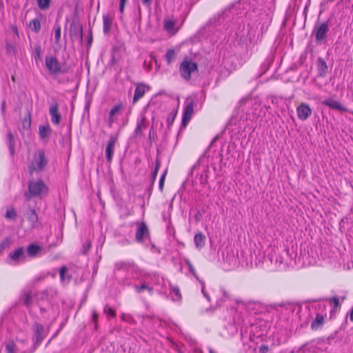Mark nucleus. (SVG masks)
<instances>
[{
    "mask_svg": "<svg viewBox=\"0 0 353 353\" xmlns=\"http://www.w3.org/2000/svg\"><path fill=\"white\" fill-rule=\"evenodd\" d=\"M91 248V242L90 240H86L85 243L82 245L81 252L85 255L89 252Z\"/></svg>",
    "mask_w": 353,
    "mask_h": 353,
    "instance_id": "43",
    "label": "nucleus"
},
{
    "mask_svg": "<svg viewBox=\"0 0 353 353\" xmlns=\"http://www.w3.org/2000/svg\"><path fill=\"white\" fill-rule=\"evenodd\" d=\"M167 174V170H165L163 173L162 174V175L160 177V179H159V190L162 192L163 190V186H164V182H165V175Z\"/></svg>",
    "mask_w": 353,
    "mask_h": 353,
    "instance_id": "49",
    "label": "nucleus"
},
{
    "mask_svg": "<svg viewBox=\"0 0 353 353\" xmlns=\"http://www.w3.org/2000/svg\"><path fill=\"white\" fill-rule=\"evenodd\" d=\"M137 266L132 261H119L115 263L114 271L116 272H133L135 271Z\"/></svg>",
    "mask_w": 353,
    "mask_h": 353,
    "instance_id": "14",
    "label": "nucleus"
},
{
    "mask_svg": "<svg viewBox=\"0 0 353 353\" xmlns=\"http://www.w3.org/2000/svg\"><path fill=\"white\" fill-rule=\"evenodd\" d=\"M171 294H172L173 301H180L181 299V294L179 288L178 286H173L171 289Z\"/></svg>",
    "mask_w": 353,
    "mask_h": 353,
    "instance_id": "34",
    "label": "nucleus"
},
{
    "mask_svg": "<svg viewBox=\"0 0 353 353\" xmlns=\"http://www.w3.org/2000/svg\"><path fill=\"white\" fill-rule=\"evenodd\" d=\"M350 320L353 322V307L350 312Z\"/></svg>",
    "mask_w": 353,
    "mask_h": 353,
    "instance_id": "64",
    "label": "nucleus"
},
{
    "mask_svg": "<svg viewBox=\"0 0 353 353\" xmlns=\"http://www.w3.org/2000/svg\"><path fill=\"white\" fill-rule=\"evenodd\" d=\"M31 126V114L28 112L27 116L22 121V127L24 130H29Z\"/></svg>",
    "mask_w": 353,
    "mask_h": 353,
    "instance_id": "36",
    "label": "nucleus"
},
{
    "mask_svg": "<svg viewBox=\"0 0 353 353\" xmlns=\"http://www.w3.org/2000/svg\"><path fill=\"white\" fill-rule=\"evenodd\" d=\"M49 114L51 117V121L54 125H59L61 121V114L59 112V105L56 100L49 108Z\"/></svg>",
    "mask_w": 353,
    "mask_h": 353,
    "instance_id": "17",
    "label": "nucleus"
},
{
    "mask_svg": "<svg viewBox=\"0 0 353 353\" xmlns=\"http://www.w3.org/2000/svg\"><path fill=\"white\" fill-rule=\"evenodd\" d=\"M135 231V241L143 244L146 241L151 243V236L149 228L145 222H137Z\"/></svg>",
    "mask_w": 353,
    "mask_h": 353,
    "instance_id": "6",
    "label": "nucleus"
},
{
    "mask_svg": "<svg viewBox=\"0 0 353 353\" xmlns=\"http://www.w3.org/2000/svg\"><path fill=\"white\" fill-rule=\"evenodd\" d=\"M103 312L107 315V316H111L112 318H115L116 311L112 307H109L108 305H106L103 308Z\"/></svg>",
    "mask_w": 353,
    "mask_h": 353,
    "instance_id": "41",
    "label": "nucleus"
},
{
    "mask_svg": "<svg viewBox=\"0 0 353 353\" xmlns=\"http://www.w3.org/2000/svg\"><path fill=\"white\" fill-rule=\"evenodd\" d=\"M150 57L151 60H153L155 62L156 65H157V59L156 56L153 54H150Z\"/></svg>",
    "mask_w": 353,
    "mask_h": 353,
    "instance_id": "63",
    "label": "nucleus"
},
{
    "mask_svg": "<svg viewBox=\"0 0 353 353\" xmlns=\"http://www.w3.org/2000/svg\"><path fill=\"white\" fill-rule=\"evenodd\" d=\"M194 242L196 248L201 249L203 248L205 244V235L201 232L196 233L194 237Z\"/></svg>",
    "mask_w": 353,
    "mask_h": 353,
    "instance_id": "23",
    "label": "nucleus"
},
{
    "mask_svg": "<svg viewBox=\"0 0 353 353\" xmlns=\"http://www.w3.org/2000/svg\"><path fill=\"white\" fill-rule=\"evenodd\" d=\"M41 250V246L36 243H30L27 248V254L30 257H35Z\"/></svg>",
    "mask_w": 353,
    "mask_h": 353,
    "instance_id": "22",
    "label": "nucleus"
},
{
    "mask_svg": "<svg viewBox=\"0 0 353 353\" xmlns=\"http://www.w3.org/2000/svg\"><path fill=\"white\" fill-rule=\"evenodd\" d=\"M6 50L8 54H15L17 52V46L14 43H11L7 42L6 43Z\"/></svg>",
    "mask_w": 353,
    "mask_h": 353,
    "instance_id": "39",
    "label": "nucleus"
},
{
    "mask_svg": "<svg viewBox=\"0 0 353 353\" xmlns=\"http://www.w3.org/2000/svg\"><path fill=\"white\" fill-rule=\"evenodd\" d=\"M329 30V21L315 24L312 30V34L314 35L317 43H321L327 38Z\"/></svg>",
    "mask_w": 353,
    "mask_h": 353,
    "instance_id": "8",
    "label": "nucleus"
},
{
    "mask_svg": "<svg viewBox=\"0 0 353 353\" xmlns=\"http://www.w3.org/2000/svg\"><path fill=\"white\" fill-rule=\"evenodd\" d=\"M68 270L66 266L63 265L59 269V276H60V280L62 282H69L70 281L71 276H66L65 274L68 272Z\"/></svg>",
    "mask_w": 353,
    "mask_h": 353,
    "instance_id": "30",
    "label": "nucleus"
},
{
    "mask_svg": "<svg viewBox=\"0 0 353 353\" xmlns=\"http://www.w3.org/2000/svg\"><path fill=\"white\" fill-rule=\"evenodd\" d=\"M48 164V159L43 150H39L32 156V161L28 165V172L32 174L34 172H42Z\"/></svg>",
    "mask_w": 353,
    "mask_h": 353,
    "instance_id": "4",
    "label": "nucleus"
},
{
    "mask_svg": "<svg viewBox=\"0 0 353 353\" xmlns=\"http://www.w3.org/2000/svg\"><path fill=\"white\" fill-rule=\"evenodd\" d=\"M312 109L306 103H301L296 108L297 117L301 121L307 120L312 115Z\"/></svg>",
    "mask_w": 353,
    "mask_h": 353,
    "instance_id": "13",
    "label": "nucleus"
},
{
    "mask_svg": "<svg viewBox=\"0 0 353 353\" xmlns=\"http://www.w3.org/2000/svg\"><path fill=\"white\" fill-rule=\"evenodd\" d=\"M39 8L41 10H46L50 7L51 0H37Z\"/></svg>",
    "mask_w": 353,
    "mask_h": 353,
    "instance_id": "40",
    "label": "nucleus"
},
{
    "mask_svg": "<svg viewBox=\"0 0 353 353\" xmlns=\"http://www.w3.org/2000/svg\"><path fill=\"white\" fill-rule=\"evenodd\" d=\"M27 219L32 225L35 224L38 221V215L34 209H30L27 213Z\"/></svg>",
    "mask_w": 353,
    "mask_h": 353,
    "instance_id": "29",
    "label": "nucleus"
},
{
    "mask_svg": "<svg viewBox=\"0 0 353 353\" xmlns=\"http://www.w3.org/2000/svg\"><path fill=\"white\" fill-rule=\"evenodd\" d=\"M8 259L10 260L15 265L19 264L21 261H24L26 259V255L23 248L19 247L10 252L8 256Z\"/></svg>",
    "mask_w": 353,
    "mask_h": 353,
    "instance_id": "12",
    "label": "nucleus"
},
{
    "mask_svg": "<svg viewBox=\"0 0 353 353\" xmlns=\"http://www.w3.org/2000/svg\"><path fill=\"white\" fill-rule=\"evenodd\" d=\"M119 134L117 133L114 135H111L110 137V139L108 141L105 154V158L108 163H111L112 161V157L114 155V146L116 144V142L118 139Z\"/></svg>",
    "mask_w": 353,
    "mask_h": 353,
    "instance_id": "10",
    "label": "nucleus"
},
{
    "mask_svg": "<svg viewBox=\"0 0 353 353\" xmlns=\"http://www.w3.org/2000/svg\"><path fill=\"white\" fill-rule=\"evenodd\" d=\"M61 39V27L59 25L54 26V40L57 44L59 43Z\"/></svg>",
    "mask_w": 353,
    "mask_h": 353,
    "instance_id": "44",
    "label": "nucleus"
},
{
    "mask_svg": "<svg viewBox=\"0 0 353 353\" xmlns=\"http://www.w3.org/2000/svg\"><path fill=\"white\" fill-rule=\"evenodd\" d=\"M174 25V21L172 20H166L164 22V28L168 32H172L173 30Z\"/></svg>",
    "mask_w": 353,
    "mask_h": 353,
    "instance_id": "46",
    "label": "nucleus"
},
{
    "mask_svg": "<svg viewBox=\"0 0 353 353\" xmlns=\"http://www.w3.org/2000/svg\"><path fill=\"white\" fill-rule=\"evenodd\" d=\"M185 262L186 265H188L190 273L195 277V279L196 280L200 281V279L196 274V272L194 268L193 267V265L190 262V261L188 259H185Z\"/></svg>",
    "mask_w": 353,
    "mask_h": 353,
    "instance_id": "38",
    "label": "nucleus"
},
{
    "mask_svg": "<svg viewBox=\"0 0 353 353\" xmlns=\"http://www.w3.org/2000/svg\"><path fill=\"white\" fill-rule=\"evenodd\" d=\"M268 350V346L266 345H261L259 347L260 353H266Z\"/></svg>",
    "mask_w": 353,
    "mask_h": 353,
    "instance_id": "57",
    "label": "nucleus"
},
{
    "mask_svg": "<svg viewBox=\"0 0 353 353\" xmlns=\"http://www.w3.org/2000/svg\"><path fill=\"white\" fill-rule=\"evenodd\" d=\"M338 333V331H335L334 332H333L332 334H331L327 338V342L330 343V340H333L336 338V336Z\"/></svg>",
    "mask_w": 353,
    "mask_h": 353,
    "instance_id": "60",
    "label": "nucleus"
},
{
    "mask_svg": "<svg viewBox=\"0 0 353 353\" xmlns=\"http://www.w3.org/2000/svg\"><path fill=\"white\" fill-rule=\"evenodd\" d=\"M112 25V19L109 14L103 16V31L105 34L110 32Z\"/></svg>",
    "mask_w": 353,
    "mask_h": 353,
    "instance_id": "21",
    "label": "nucleus"
},
{
    "mask_svg": "<svg viewBox=\"0 0 353 353\" xmlns=\"http://www.w3.org/2000/svg\"><path fill=\"white\" fill-rule=\"evenodd\" d=\"M239 10L243 12L239 13L236 21L238 26L235 29V41L238 46L246 50H252L262 40L272 23L275 0H240L217 14L219 23L221 19L228 17L229 13Z\"/></svg>",
    "mask_w": 353,
    "mask_h": 353,
    "instance_id": "1",
    "label": "nucleus"
},
{
    "mask_svg": "<svg viewBox=\"0 0 353 353\" xmlns=\"http://www.w3.org/2000/svg\"><path fill=\"white\" fill-rule=\"evenodd\" d=\"M175 116H176V114H170L168 117H167V119H166V121H167V125H168V128L170 129V125L172 124V123L174 122V120L175 119Z\"/></svg>",
    "mask_w": 353,
    "mask_h": 353,
    "instance_id": "52",
    "label": "nucleus"
},
{
    "mask_svg": "<svg viewBox=\"0 0 353 353\" xmlns=\"http://www.w3.org/2000/svg\"><path fill=\"white\" fill-rule=\"evenodd\" d=\"M270 308L279 310V307H283L285 310L290 312H295L296 309H298V312L301 310V306L294 302L282 301L278 303H272L270 305Z\"/></svg>",
    "mask_w": 353,
    "mask_h": 353,
    "instance_id": "11",
    "label": "nucleus"
},
{
    "mask_svg": "<svg viewBox=\"0 0 353 353\" xmlns=\"http://www.w3.org/2000/svg\"><path fill=\"white\" fill-rule=\"evenodd\" d=\"M52 130L48 124L40 125L39 127V135L41 139L49 137L51 134Z\"/></svg>",
    "mask_w": 353,
    "mask_h": 353,
    "instance_id": "24",
    "label": "nucleus"
},
{
    "mask_svg": "<svg viewBox=\"0 0 353 353\" xmlns=\"http://www.w3.org/2000/svg\"><path fill=\"white\" fill-rule=\"evenodd\" d=\"M45 64L51 75L59 73L65 74L69 71L70 68L65 64H61L54 56H47L45 59Z\"/></svg>",
    "mask_w": 353,
    "mask_h": 353,
    "instance_id": "5",
    "label": "nucleus"
},
{
    "mask_svg": "<svg viewBox=\"0 0 353 353\" xmlns=\"http://www.w3.org/2000/svg\"><path fill=\"white\" fill-rule=\"evenodd\" d=\"M36 55L34 57L35 61L41 60V48L39 45H37L34 48Z\"/></svg>",
    "mask_w": 353,
    "mask_h": 353,
    "instance_id": "53",
    "label": "nucleus"
},
{
    "mask_svg": "<svg viewBox=\"0 0 353 353\" xmlns=\"http://www.w3.org/2000/svg\"><path fill=\"white\" fill-rule=\"evenodd\" d=\"M160 166H161V160H160L159 157H157L155 160L154 170H153V172H152L151 176H150V180L151 186H152L154 183L155 182Z\"/></svg>",
    "mask_w": 353,
    "mask_h": 353,
    "instance_id": "25",
    "label": "nucleus"
},
{
    "mask_svg": "<svg viewBox=\"0 0 353 353\" xmlns=\"http://www.w3.org/2000/svg\"><path fill=\"white\" fill-rule=\"evenodd\" d=\"M142 3L146 6V7H148L150 8L151 4H152V0H141Z\"/></svg>",
    "mask_w": 353,
    "mask_h": 353,
    "instance_id": "61",
    "label": "nucleus"
},
{
    "mask_svg": "<svg viewBox=\"0 0 353 353\" xmlns=\"http://www.w3.org/2000/svg\"><path fill=\"white\" fill-rule=\"evenodd\" d=\"M145 93V85L143 83H139L134 90L132 102L137 103Z\"/></svg>",
    "mask_w": 353,
    "mask_h": 353,
    "instance_id": "19",
    "label": "nucleus"
},
{
    "mask_svg": "<svg viewBox=\"0 0 353 353\" xmlns=\"http://www.w3.org/2000/svg\"><path fill=\"white\" fill-rule=\"evenodd\" d=\"M198 70L197 63L191 59H184L179 66V72L181 77L189 81L191 79V74Z\"/></svg>",
    "mask_w": 353,
    "mask_h": 353,
    "instance_id": "7",
    "label": "nucleus"
},
{
    "mask_svg": "<svg viewBox=\"0 0 353 353\" xmlns=\"http://www.w3.org/2000/svg\"><path fill=\"white\" fill-rule=\"evenodd\" d=\"M6 143L8 144L10 155L14 156L15 154V140L12 133L10 131L7 132Z\"/></svg>",
    "mask_w": 353,
    "mask_h": 353,
    "instance_id": "20",
    "label": "nucleus"
},
{
    "mask_svg": "<svg viewBox=\"0 0 353 353\" xmlns=\"http://www.w3.org/2000/svg\"><path fill=\"white\" fill-rule=\"evenodd\" d=\"M92 41H93V37H92V31L90 30L89 31V35H88V47H90V46L92 45Z\"/></svg>",
    "mask_w": 353,
    "mask_h": 353,
    "instance_id": "58",
    "label": "nucleus"
},
{
    "mask_svg": "<svg viewBox=\"0 0 353 353\" xmlns=\"http://www.w3.org/2000/svg\"><path fill=\"white\" fill-rule=\"evenodd\" d=\"M148 127V121L145 116H141L137 121V125L134 131L135 137H141L143 136V131Z\"/></svg>",
    "mask_w": 353,
    "mask_h": 353,
    "instance_id": "15",
    "label": "nucleus"
},
{
    "mask_svg": "<svg viewBox=\"0 0 353 353\" xmlns=\"http://www.w3.org/2000/svg\"><path fill=\"white\" fill-rule=\"evenodd\" d=\"M16 345L11 341L6 345V351L7 353H15Z\"/></svg>",
    "mask_w": 353,
    "mask_h": 353,
    "instance_id": "48",
    "label": "nucleus"
},
{
    "mask_svg": "<svg viewBox=\"0 0 353 353\" xmlns=\"http://www.w3.org/2000/svg\"><path fill=\"white\" fill-rule=\"evenodd\" d=\"M38 298L40 299V300H46V301H49V298H48V290H45L43 291H42L41 292L39 293L38 294Z\"/></svg>",
    "mask_w": 353,
    "mask_h": 353,
    "instance_id": "50",
    "label": "nucleus"
},
{
    "mask_svg": "<svg viewBox=\"0 0 353 353\" xmlns=\"http://www.w3.org/2000/svg\"><path fill=\"white\" fill-rule=\"evenodd\" d=\"M117 50L116 48H114L112 49V55H111V59L110 61V64L111 65H114L116 64L118 61V59L116 57L115 52Z\"/></svg>",
    "mask_w": 353,
    "mask_h": 353,
    "instance_id": "51",
    "label": "nucleus"
},
{
    "mask_svg": "<svg viewBox=\"0 0 353 353\" xmlns=\"http://www.w3.org/2000/svg\"><path fill=\"white\" fill-rule=\"evenodd\" d=\"M148 137H149V139L150 141L154 139V127H153V125L151 127V128L150 130L149 136Z\"/></svg>",
    "mask_w": 353,
    "mask_h": 353,
    "instance_id": "59",
    "label": "nucleus"
},
{
    "mask_svg": "<svg viewBox=\"0 0 353 353\" xmlns=\"http://www.w3.org/2000/svg\"><path fill=\"white\" fill-rule=\"evenodd\" d=\"M194 102L193 100H188L183 110V114L192 116Z\"/></svg>",
    "mask_w": 353,
    "mask_h": 353,
    "instance_id": "31",
    "label": "nucleus"
},
{
    "mask_svg": "<svg viewBox=\"0 0 353 353\" xmlns=\"http://www.w3.org/2000/svg\"><path fill=\"white\" fill-rule=\"evenodd\" d=\"M167 63L170 65L175 58V52L173 49H168L164 55Z\"/></svg>",
    "mask_w": 353,
    "mask_h": 353,
    "instance_id": "35",
    "label": "nucleus"
},
{
    "mask_svg": "<svg viewBox=\"0 0 353 353\" xmlns=\"http://www.w3.org/2000/svg\"><path fill=\"white\" fill-rule=\"evenodd\" d=\"M49 188L41 179H30L28 183V191L24 193V197L27 201L32 198L42 199L47 196L49 193Z\"/></svg>",
    "mask_w": 353,
    "mask_h": 353,
    "instance_id": "2",
    "label": "nucleus"
},
{
    "mask_svg": "<svg viewBox=\"0 0 353 353\" xmlns=\"http://www.w3.org/2000/svg\"><path fill=\"white\" fill-rule=\"evenodd\" d=\"M123 109V104L121 103L116 104L114 107H112L110 112L109 114L111 117H114L119 111Z\"/></svg>",
    "mask_w": 353,
    "mask_h": 353,
    "instance_id": "37",
    "label": "nucleus"
},
{
    "mask_svg": "<svg viewBox=\"0 0 353 353\" xmlns=\"http://www.w3.org/2000/svg\"><path fill=\"white\" fill-rule=\"evenodd\" d=\"M98 318H99V314L97 312V311L95 310H93L92 311V321H94V329L97 330V321H98Z\"/></svg>",
    "mask_w": 353,
    "mask_h": 353,
    "instance_id": "54",
    "label": "nucleus"
},
{
    "mask_svg": "<svg viewBox=\"0 0 353 353\" xmlns=\"http://www.w3.org/2000/svg\"><path fill=\"white\" fill-rule=\"evenodd\" d=\"M70 34L72 39H77L79 38L81 42L83 41V28L81 26L80 28H74L73 30H70Z\"/></svg>",
    "mask_w": 353,
    "mask_h": 353,
    "instance_id": "27",
    "label": "nucleus"
},
{
    "mask_svg": "<svg viewBox=\"0 0 353 353\" xmlns=\"http://www.w3.org/2000/svg\"><path fill=\"white\" fill-rule=\"evenodd\" d=\"M339 310L340 309L332 307L330 312V319H333Z\"/></svg>",
    "mask_w": 353,
    "mask_h": 353,
    "instance_id": "56",
    "label": "nucleus"
},
{
    "mask_svg": "<svg viewBox=\"0 0 353 353\" xmlns=\"http://www.w3.org/2000/svg\"><path fill=\"white\" fill-rule=\"evenodd\" d=\"M23 304L30 307L32 304V297L30 292H25L21 297Z\"/></svg>",
    "mask_w": 353,
    "mask_h": 353,
    "instance_id": "32",
    "label": "nucleus"
},
{
    "mask_svg": "<svg viewBox=\"0 0 353 353\" xmlns=\"http://www.w3.org/2000/svg\"><path fill=\"white\" fill-rule=\"evenodd\" d=\"M29 26L32 31L35 33L39 32L41 30V22L40 20L37 18L33 19L30 21Z\"/></svg>",
    "mask_w": 353,
    "mask_h": 353,
    "instance_id": "28",
    "label": "nucleus"
},
{
    "mask_svg": "<svg viewBox=\"0 0 353 353\" xmlns=\"http://www.w3.org/2000/svg\"><path fill=\"white\" fill-rule=\"evenodd\" d=\"M208 169H205L200 175L198 174L195 178L196 181H198L202 185H205L208 183Z\"/></svg>",
    "mask_w": 353,
    "mask_h": 353,
    "instance_id": "33",
    "label": "nucleus"
},
{
    "mask_svg": "<svg viewBox=\"0 0 353 353\" xmlns=\"http://www.w3.org/2000/svg\"><path fill=\"white\" fill-rule=\"evenodd\" d=\"M321 103L329 107L332 110H336L343 112H346L348 111V109L344 105H343L339 101H336L332 98L323 100L321 102Z\"/></svg>",
    "mask_w": 353,
    "mask_h": 353,
    "instance_id": "16",
    "label": "nucleus"
},
{
    "mask_svg": "<svg viewBox=\"0 0 353 353\" xmlns=\"http://www.w3.org/2000/svg\"><path fill=\"white\" fill-rule=\"evenodd\" d=\"M32 330L34 332L33 345L34 347V350H36L37 347L40 345L42 341L45 339L46 334L45 332L43 325L39 323H34Z\"/></svg>",
    "mask_w": 353,
    "mask_h": 353,
    "instance_id": "9",
    "label": "nucleus"
},
{
    "mask_svg": "<svg viewBox=\"0 0 353 353\" xmlns=\"http://www.w3.org/2000/svg\"><path fill=\"white\" fill-rule=\"evenodd\" d=\"M17 212L14 208L8 210L6 213V218L14 220L17 218Z\"/></svg>",
    "mask_w": 353,
    "mask_h": 353,
    "instance_id": "45",
    "label": "nucleus"
},
{
    "mask_svg": "<svg viewBox=\"0 0 353 353\" xmlns=\"http://www.w3.org/2000/svg\"><path fill=\"white\" fill-rule=\"evenodd\" d=\"M134 288L137 293H141L143 290H147L150 294L153 293V288L150 287L146 283H143L141 285H134Z\"/></svg>",
    "mask_w": 353,
    "mask_h": 353,
    "instance_id": "26",
    "label": "nucleus"
},
{
    "mask_svg": "<svg viewBox=\"0 0 353 353\" xmlns=\"http://www.w3.org/2000/svg\"><path fill=\"white\" fill-rule=\"evenodd\" d=\"M317 76L319 77H325L328 73V65L322 57H318L316 60Z\"/></svg>",
    "mask_w": 353,
    "mask_h": 353,
    "instance_id": "18",
    "label": "nucleus"
},
{
    "mask_svg": "<svg viewBox=\"0 0 353 353\" xmlns=\"http://www.w3.org/2000/svg\"><path fill=\"white\" fill-rule=\"evenodd\" d=\"M311 307L315 313V317L311 322V330L316 331L323 329L327 319V303H318Z\"/></svg>",
    "mask_w": 353,
    "mask_h": 353,
    "instance_id": "3",
    "label": "nucleus"
},
{
    "mask_svg": "<svg viewBox=\"0 0 353 353\" xmlns=\"http://www.w3.org/2000/svg\"><path fill=\"white\" fill-rule=\"evenodd\" d=\"M192 118L191 115L183 114L181 128H185Z\"/></svg>",
    "mask_w": 353,
    "mask_h": 353,
    "instance_id": "47",
    "label": "nucleus"
},
{
    "mask_svg": "<svg viewBox=\"0 0 353 353\" xmlns=\"http://www.w3.org/2000/svg\"><path fill=\"white\" fill-rule=\"evenodd\" d=\"M199 281V283H201V287H202V288H201V292H202V293H203V296L207 299V300H208V301H210V296H209V295L206 293V292L205 291V283H204V281H202V280H200V281Z\"/></svg>",
    "mask_w": 353,
    "mask_h": 353,
    "instance_id": "55",
    "label": "nucleus"
},
{
    "mask_svg": "<svg viewBox=\"0 0 353 353\" xmlns=\"http://www.w3.org/2000/svg\"><path fill=\"white\" fill-rule=\"evenodd\" d=\"M11 30L14 32V34L19 37V31L17 27L16 26H13L11 27Z\"/></svg>",
    "mask_w": 353,
    "mask_h": 353,
    "instance_id": "62",
    "label": "nucleus"
},
{
    "mask_svg": "<svg viewBox=\"0 0 353 353\" xmlns=\"http://www.w3.org/2000/svg\"><path fill=\"white\" fill-rule=\"evenodd\" d=\"M327 300L331 304H333V307L341 309V303H340L339 299L337 296H334L332 298L327 299Z\"/></svg>",
    "mask_w": 353,
    "mask_h": 353,
    "instance_id": "42",
    "label": "nucleus"
}]
</instances>
